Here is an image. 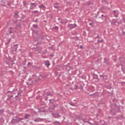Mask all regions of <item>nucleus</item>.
<instances>
[{
    "label": "nucleus",
    "instance_id": "f03ea898",
    "mask_svg": "<svg viewBox=\"0 0 125 125\" xmlns=\"http://www.w3.org/2000/svg\"><path fill=\"white\" fill-rule=\"evenodd\" d=\"M28 117H30V115L29 114H26V115H25V116H24V118H25V119H28Z\"/></svg>",
    "mask_w": 125,
    "mask_h": 125
},
{
    "label": "nucleus",
    "instance_id": "dca6fc26",
    "mask_svg": "<svg viewBox=\"0 0 125 125\" xmlns=\"http://www.w3.org/2000/svg\"><path fill=\"white\" fill-rule=\"evenodd\" d=\"M30 124H32V122H30Z\"/></svg>",
    "mask_w": 125,
    "mask_h": 125
},
{
    "label": "nucleus",
    "instance_id": "4468645a",
    "mask_svg": "<svg viewBox=\"0 0 125 125\" xmlns=\"http://www.w3.org/2000/svg\"><path fill=\"white\" fill-rule=\"evenodd\" d=\"M12 33V31H10V34H11Z\"/></svg>",
    "mask_w": 125,
    "mask_h": 125
},
{
    "label": "nucleus",
    "instance_id": "2eb2a0df",
    "mask_svg": "<svg viewBox=\"0 0 125 125\" xmlns=\"http://www.w3.org/2000/svg\"><path fill=\"white\" fill-rule=\"evenodd\" d=\"M31 4H35V3H31Z\"/></svg>",
    "mask_w": 125,
    "mask_h": 125
},
{
    "label": "nucleus",
    "instance_id": "9d476101",
    "mask_svg": "<svg viewBox=\"0 0 125 125\" xmlns=\"http://www.w3.org/2000/svg\"><path fill=\"white\" fill-rule=\"evenodd\" d=\"M35 22H38V20H36L35 21Z\"/></svg>",
    "mask_w": 125,
    "mask_h": 125
},
{
    "label": "nucleus",
    "instance_id": "ddd939ff",
    "mask_svg": "<svg viewBox=\"0 0 125 125\" xmlns=\"http://www.w3.org/2000/svg\"><path fill=\"white\" fill-rule=\"evenodd\" d=\"M15 15H17V12H16V13H15Z\"/></svg>",
    "mask_w": 125,
    "mask_h": 125
},
{
    "label": "nucleus",
    "instance_id": "1a4fd4ad",
    "mask_svg": "<svg viewBox=\"0 0 125 125\" xmlns=\"http://www.w3.org/2000/svg\"><path fill=\"white\" fill-rule=\"evenodd\" d=\"M54 7H55V8H59L58 7H57L56 6H54Z\"/></svg>",
    "mask_w": 125,
    "mask_h": 125
},
{
    "label": "nucleus",
    "instance_id": "9b49d317",
    "mask_svg": "<svg viewBox=\"0 0 125 125\" xmlns=\"http://www.w3.org/2000/svg\"><path fill=\"white\" fill-rule=\"evenodd\" d=\"M100 77H102L103 78L104 77L103 75H100Z\"/></svg>",
    "mask_w": 125,
    "mask_h": 125
},
{
    "label": "nucleus",
    "instance_id": "f257e3e1",
    "mask_svg": "<svg viewBox=\"0 0 125 125\" xmlns=\"http://www.w3.org/2000/svg\"><path fill=\"white\" fill-rule=\"evenodd\" d=\"M45 64L46 65V66H47V67H48V66L50 65V63H49V61H46L45 62Z\"/></svg>",
    "mask_w": 125,
    "mask_h": 125
},
{
    "label": "nucleus",
    "instance_id": "f8f14e48",
    "mask_svg": "<svg viewBox=\"0 0 125 125\" xmlns=\"http://www.w3.org/2000/svg\"><path fill=\"white\" fill-rule=\"evenodd\" d=\"M30 64H31V63L30 62H28V65H30Z\"/></svg>",
    "mask_w": 125,
    "mask_h": 125
},
{
    "label": "nucleus",
    "instance_id": "20e7f679",
    "mask_svg": "<svg viewBox=\"0 0 125 125\" xmlns=\"http://www.w3.org/2000/svg\"><path fill=\"white\" fill-rule=\"evenodd\" d=\"M40 8H44V6H43V5H41L40 6H39Z\"/></svg>",
    "mask_w": 125,
    "mask_h": 125
},
{
    "label": "nucleus",
    "instance_id": "39448f33",
    "mask_svg": "<svg viewBox=\"0 0 125 125\" xmlns=\"http://www.w3.org/2000/svg\"><path fill=\"white\" fill-rule=\"evenodd\" d=\"M33 27H34V28H38V25H35V24H33Z\"/></svg>",
    "mask_w": 125,
    "mask_h": 125
},
{
    "label": "nucleus",
    "instance_id": "423d86ee",
    "mask_svg": "<svg viewBox=\"0 0 125 125\" xmlns=\"http://www.w3.org/2000/svg\"><path fill=\"white\" fill-rule=\"evenodd\" d=\"M23 120H24L23 118H19V121H23Z\"/></svg>",
    "mask_w": 125,
    "mask_h": 125
},
{
    "label": "nucleus",
    "instance_id": "7ed1b4c3",
    "mask_svg": "<svg viewBox=\"0 0 125 125\" xmlns=\"http://www.w3.org/2000/svg\"><path fill=\"white\" fill-rule=\"evenodd\" d=\"M34 78L36 79L35 82H37L39 80V78L37 76H34Z\"/></svg>",
    "mask_w": 125,
    "mask_h": 125
},
{
    "label": "nucleus",
    "instance_id": "0eeeda50",
    "mask_svg": "<svg viewBox=\"0 0 125 125\" xmlns=\"http://www.w3.org/2000/svg\"><path fill=\"white\" fill-rule=\"evenodd\" d=\"M80 48H81L82 49L83 48V46H82V45L80 46Z\"/></svg>",
    "mask_w": 125,
    "mask_h": 125
},
{
    "label": "nucleus",
    "instance_id": "6e6552de",
    "mask_svg": "<svg viewBox=\"0 0 125 125\" xmlns=\"http://www.w3.org/2000/svg\"><path fill=\"white\" fill-rule=\"evenodd\" d=\"M113 14H116V11H113Z\"/></svg>",
    "mask_w": 125,
    "mask_h": 125
}]
</instances>
